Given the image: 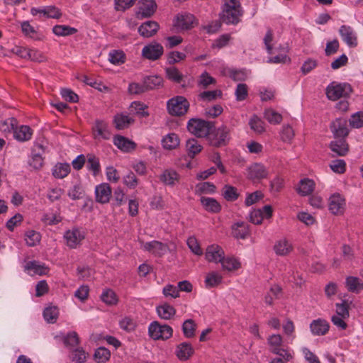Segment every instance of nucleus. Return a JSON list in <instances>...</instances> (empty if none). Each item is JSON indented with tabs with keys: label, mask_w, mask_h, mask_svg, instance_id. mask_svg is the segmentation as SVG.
<instances>
[{
	"label": "nucleus",
	"mask_w": 363,
	"mask_h": 363,
	"mask_svg": "<svg viewBox=\"0 0 363 363\" xmlns=\"http://www.w3.org/2000/svg\"><path fill=\"white\" fill-rule=\"evenodd\" d=\"M23 268L24 271L30 276H42L48 272V268L44 264L35 260L27 262Z\"/></svg>",
	"instance_id": "18"
},
{
	"label": "nucleus",
	"mask_w": 363,
	"mask_h": 363,
	"mask_svg": "<svg viewBox=\"0 0 363 363\" xmlns=\"http://www.w3.org/2000/svg\"><path fill=\"white\" fill-rule=\"evenodd\" d=\"M345 284L347 290L352 293L358 294L361 289H363V283L356 277H347Z\"/></svg>",
	"instance_id": "34"
},
{
	"label": "nucleus",
	"mask_w": 363,
	"mask_h": 363,
	"mask_svg": "<svg viewBox=\"0 0 363 363\" xmlns=\"http://www.w3.org/2000/svg\"><path fill=\"white\" fill-rule=\"evenodd\" d=\"M162 293L164 296L176 298L179 296V290L177 286L172 284H168L163 288Z\"/></svg>",
	"instance_id": "64"
},
{
	"label": "nucleus",
	"mask_w": 363,
	"mask_h": 363,
	"mask_svg": "<svg viewBox=\"0 0 363 363\" xmlns=\"http://www.w3.org/2000/svg\"><path fill=\"white\" fill-rule=\"evenodd\" d=\"M157 313L161 318L168 320L175 314L176 311L169 304L164 303L157 307Z\"/></svg>",
	"instance_id": "37"
},
{
	"label": "nucleus",
	"mask_w": 363,
	"mask_h": 363,
	"mask_svg": "<svg viewBox=\"0 0 363 363\" xmlns=\"http://www.w3.org/2000/svg\"><path fill=\"white\" fill-rule=\"evenodd\" d=\"M339 34L342 40L350 48H355L357 45V38L351 26L346 25L341 26L339 29Z\"/></svg>",
	"instance_id": "14"
},
{
	"label": "nucleus",
	"mask_w": 363,
	"mask_h": 363,
	"mask_svg": "<svg viewBox=\"0 0 363 363\" xmlns=\"http://www.w3.org/2000/svg\"><path fill=\"white\" fill-rule=\"evenodd\" d=\"M345 205V199L340 194H334L329 199V211L334 215L342 214Z\"/></svg>",
	"instance_id": "15"
},
{
	"label": "nucleus",
	"mask_w": 363,
	"mask_h": 363,
	"mask_svg": "<svg viewBox=\"0 0 363 363\" xmlns=\"http://www.w3.org/2000/svg\"><path fill=\"white\" fill-rule=\"evenodd\" d=\"M328 323L323 319H317L312 321L310 324L311 333L314 335H324L329 330Z\"/></svg>",
	"instance_id": "25"
},
{
	"label": "nucleus",
	"mask_w": 363,
	"mask_h": 363,
	"mask_svg": "<svg viewBox=\"0 0 363 363\" xmlns=\"http://www.w3.org/2000/svg\"><path fill=\"white\" fill-rule=\"evenodd\" d=\"M125 54L119 50H113L108 55V60L113 65H121L125 62Z\"/></svg>",
	"instance_id": "40"
},
{
	"label": "nucleus",
	"mask_w": 363,
	"mask_h": 363,
	"mask_svg": "<svg viewBox=\"0 0 363 363\" xmlns=\"http://www.w3.org/2000/svg\"><path fill=\"white\" fill-rule=\"evenodd\" d=\"M267 342L272 353L282 357L285 362H289L293 359V354L289 348L284 345L283 337L280 335H270L267 339Z\"/></svg>",
	"instance_id": "2"
},
{
	"label": "nucleus",
	"mask_w": 363,
	"mask_h": 363,
	"mask_svg": "<svg viewBox=\"0 0 363 363\" xmlns=\"http://www.w3.org/2000/svg\"><path fill=\"white\" fill-rule=\"evenodd\" d=\"M13 138L19 142H26L31 139L33 130L28 125H22L19 127L16 125L13 133Z\"/></svg>",
	"instance_id": "24"
},
{
	"label": "nucleus",
	"mask_w": 363,
	"mask_h": 363,
	"mask_svg": "<svg viewBox=\"0 0 363 363\" xmlns=\"http://www.w3.org/2000/svg\"><path fill=\"white\" fill-rule=\"evenodd\" d=\"M179 138L174 133H169L162 139V147L166 150H173L179 145Z\"/></svg>",
	"instance_id": "31"
},
{
	"label": "nucleus",
	"mask_w": 363,
	"mask_h": 363,
	"mask_svg": "<svg viewBox=\"0 0 363 363\" xmlns=\"http://www.w3.org/2000/svg\"><path fill=\"white\" fill-rule=\"evenodd\" d=\"M159 24L154 21H147L142 23L138 30L140 35L144 38H150L154 35L159 30Z\"/></svg>",
	"instance_id": "22"
},
{
	"label": "nucleus",
	"mask_w": 363,
	"mask_h": 363,
	"mask_svg": "<svg viewBox=\"0 0 363 363\" xmlns=\"http://www.w3.org/2000/svg\"><path fill=\"white\" fill-rule=\"evenodd\" d=\"M29 164L34 169H40L43 165V158L40 153H35L32 151L31 159L29 161Z\"/></svg>",
	"instance_id": "56"
},
{
	"label": "nucleus",
	"mask_w": 363,
	"mask_h": 363,
	"mask_svg": "<svg viewBox=\"0 0 363 363\" xmlns=\"http://www.w3.org/2000/svg\"><path fill=\"white\" fill-rule=\"evenodd\" d=\"M264 116L269 123L273 124H279L282 121L281 115L272 108L265 110Z\"/></svg>",
	"instance_id": "46"
},
{
	"label": "nucleus",
	"mask_w": 363,
	"mask_h": 363,
	"mask_svg": "<svg viewBox=\"0 0 363 363\" xmlns=\"http://www.w3.org/2000/svg\"><path fill=\"white\" fill-rule=\"evenodd\" d=\"M110 351L105 347L98 348L94 354V359L98 363H105L110 358Z\"/></svg>",
	"instance_id": "47"
},
{
	"label": "nucleus",
	"mask_w": 363,
	"mask_h": 363,
	"mask_svg": "<svg viewBox=\"0 0 363 363\" xmlns=\"http://www.w3.org/2000/svg\"><path fill=\"white\" fill-rule=\"evenodd\" d=\"M349 122L352 128H360L363 127V112L359 111L354 113Z\"/></svg>",
	"instance_id": "61"
},
{
	"label": "nucleus",
	"mask_w": 363,
	"mask_h": 363,
	"mask_svg": "<svg viewBox=\"0 0 363 363\" xmlns=\"http://www.w3.org/2000/svg\"><path fill=\"white\" fill-rule=\"evenodd\" d=\"M84 194V190L80 182L74 184L67 192V196L72 200L82 199Z\"/></svg>",
	"instance_id": "41"
},
{
	"label": "nucleus",
	"mask_w": 363,
	"mask_h": 363,
	"mask_svg": "<svg viewBox=\"0 0 363 363\" xmlns=\"http://www.w3.org/2000/svg\"><path fill=\"white\" fill-rule=\"evenodd\" d=\"M352 92V86L347 82H332L325 89L326 96L331 101H336L340 98H347Z\"/></svg>",
	"instance_id": "5"
},
{
	"label": "nucleus",
	"mask_w": 363,
	"mask_h": 363,
	"mask_svg": "<svg viewBox=\"0 0 363 363\" xmlns=\"http://www.w3.org/2000/svg\"><path fill=\"white\" fill-rule=\"evenodd\" d=\"M143 82L146 92L159 89L163 86V78L160 75L144 76L141 80Z\"/></svg>",
	"instance_id": "21"
},
{
	"label": "nucleus",
	"mask_w": 363,
	"mask_h": 363,
	"mask_svg": "<svg viewBox=\"0 0 363 363\" xmlns=\"http://www.w3.org/2000/svg\"><path fill=\"white\" fill-rule=\"evenodd\" d=\"M216 186L211 182H206L196 185V191L200 194H213L216 192Z\"/></svg>",
	"instance_id": "54"
},
{
	"label": "nucleus",
	"mask_w": 363,
	"mask_h": 363,
	"mask_svg": "<svg viewBox=\"0 0 363 363\" xmlns=\"http://www.w3.org/2000/svg\"><path fill=\"white\" fill-rule=\"evenodd\" d=\"M222 276L217 272H212L208 273L206 277V283L209 286H215L219 284L222 281Z\"/></svg>",
	"instance_id": "55"
},
{
	"label": "nucleus",
	"mask_w": 363,
	"mask_h": 363,
	"mask_svg": "<svg viewBox=\"0 0 363 363\" xmlns=\"http://www.w3.org/2000/svg\"><path fill=\"white\" fill-rule=\"evenodd\" d=\"M330 128L335 139H346L350 133L347 121L344 118H337L330 123Z\"/></svg>",
	"instance_id": "12"
},
{
	"label": "nucleus",
	"mask_w": 363,
	"mask_h": 363,
	"mask_svg": "<svg viewBox=\"0 0 363 363\" xmlns=\"http://www.w3.org/2000/svg\"><path fill=\"white\" fill-rule=\"evenodd\" d=\"M196 329V324L191 319L185 320L182 325V330L185 337L190 338L194 336V331Z\"/></svg>",
	"instance_id": "52"
},
{
	"label": "nucleus",
	"mask_w": 363,
	"mask_h": 363,
	"mask_svg": "<svg viewBox=\"0 0 363 363\" xmlns=\"http://www.w3.org/2000/svg\"><path fill=\"white\" fill-rule=\"evenodd\" d=\"M128 91L130 94L139 95L146 92L143 82H131L128 85Z\"/></svg>",
	"instance_id": "57"
},
{
	"label": "nucleus",
	"mask_w": 363,
	"mask_h": 363,
	"mask_svg": "<svg viewBox=\"0 0 363 363\" xmlns=\"http://www.w3.org/2000/svg\"><path fill=\"white\" fill-rule=\"evenodd\" d=\"M249 125L251 129L257 133H262L264 131V122L256 115L250 118Z\"/></svg>",
	"instance_id": "51"
},
{
	"label": "nucleus",
	"mask_w": 363,
	"mask_h": 363,
	"mask_svg": "<svg viewBox=\"0 0 363 363\" xmlns=\"http://www.w3.org/2000/svg\"><path fill=\"white\" fill-rule=\"evenodd\" d=\"M186 150L188 157L192 159L201 152L203 147L196 139L189 138L186 141Z\"/></svg>",
	"instance_id": "28"
},
{
	"label": "nucleus",
	"mask_w": 363,
	"mask_h": 363,
	"mask_svg": "<svg viewBox=\"0 0 363 363\" xmlns=\"http://www.w3.org/2000/svg\"><path fill=\"white\" fill-rule=\"evenodd\" d=\"M194 353V349L190 343L182 342L179 345L176 350V354L177 357L180 360L188 359Z\"/></svg>",
	"instance_id": "29"
},
{
	"label": "nucleus",
	"mask_w": 363,
	"mask_h": 363,
	"mask_svg": "<svg viewBox=\"0 0 363 363\" xmlns=\"http://www.w3.org/2000/svg\"><path fill=\"white\" fill-rule=\"evenodd\" d=\"M123 183L130 189H135L138 184V180L133 172H129L123 177Z\"/></svg>",
	"instance_id": "63"
},
{
	"label": "nucleus",
	"mask_w": 363,
	"mask_h": 363,
	"mask_svg": "<svg viewBox=\"0 0 363 363\" xmlns=\"http://www.w3.org/2000/svg\"><path fill=\"white\" fill-rule=\"evenodd\" d=\"M167 76L169 79L176 82L181 83L183 79V75L179 69L174 67H167L165 69Z\"/></svg>",
	"instance_id": "50"
},
{
	"label": "nucleus",
	"mask_w": 363,
	"mask_h": 363,
	"mask_svg": "<svg viewBox=\"0 0 363 363\" xmlns=\"http://www.w3.org/2000/svg\"><path fill=\"white\" fill-rule=\"evenodd\" d=\"M236 99L237 101H244L247 95H248V90H247V86L245 84H238L237 85L235 92Z\"/></svg>",
	"instance_id": "58"
},
{
	"label": "nucleus",
	"mask_w": 363,
	"mask_h": 363,
	"mask_svg": "<svg viewBox=\"0 0 363 363\" xmlns=\"http://www.w3.org/2000/svg\"><path fill=\"white\" fill-rule=\"evenodd\" d=\"M197 25L198 21L196 17L187 12L178 13L173 23V26L177 32L191 30Z\"/></svg>",
	"instance_id": "7"
},
{
	"label": "nucleus",
	"mask_w": 363,
	"mask_h": 363,
	"mask_svg": "<svg viewBox=\"0 0 363 363\" xmlns=\"http://www.w3.org/2000/svg\"><path fill=\"white\" fill-rule=\"evenodd\" d=\"M318 65V62L315 60L308 58L307 59L301 67V71L303 74H307L315 69Z\"/></svg>",
	"instance_id": "62"
},
{
	"label": "nucleus",
	"mask_w": 363,
	"mask_h": 363,
	"mask_svg": "<svg viewBox=\"0 0 363 363\" xmlns=\"http://www.w3.org/2000/svg\"><path fill=\"white\" fill-rule=\"evenodd\" d=\"M134 122V120L128 116L116 114L113 118V124L117 130H123Z\"/></svg>",
	"instance_id": "33"
},
{
	"label": "nucleus",
	"mask_w": 363,
	"mask_h": 363,
	"mask_svg": "<svg viewBox=\"0 0 363 363\" xmlns=\"http://www.w3.org/2000/svg\"><path fill=\"white\" fill-rule=\"evenodd\" d=\"M62 97L68 102L76 103L79 101V96L69 89H62L60 91Z\"/></svg>",
	"instance_id": "59"
},
{
	"label": "nucleus",
	"mask_w": 363,
	"mask_h": 363,
	"mask_svg": "<svg viewBox=\"0 0 363 363\" xmlns=\"http://www.w3.org/2000/svg\"><path fill=\"white\" fill-rule=\"evenodd\" d=\"M329 147L334 153L333 156L344 157L350 150L349 144L345 138H337L331 141Z\"/></svg>",
	"instance_id": "17"
},
{
	"label": "nucleus",
	"mask_w": 363,
	"mask_h": 363,
	"mask_svg": "<svg viewBox=\"0 0 363 363\" xmlns=\"http://www.w3.org/2000/svg\"><path fill=\"white\" fill-rule=\"evenodd\" d=\"M221 194L226 201L230 202L236 201L240 196L237 188L229 184L223 186Z\"/></svg>",
	"instance_id": "36"
},
{
	"label": "nucleus",
	"mask_w": 363,
	"mask_h": 363,
	"mask_svg": "<svg viewBox=\"0 0 363 363\" xmlns=\"http://www.w3.org/2000/svg\"><path fill=\"white\" fill-rule=\"evenodd\" d=\"M157 7L155 0H140L138 4L136 17L138 19L150 18L155 13Z\"/></svg>",
	"instance_id": "11"
},
{
	"label": "nucleus",
	"mask_w": 363,
	"mask_h": 363,
	"mask_svg": "<svg viewBox=\"0 0 363 363\" xmlns=\"http://www.w3.org/2000/svg\"><path fill=\"white\" fill-rule=\"evenodd\" d=\"M71 167L69 163H57L52 168V173L54 177L57 179H63L70 172Z\"/></svg>",
	"instance_id": "30"
},
{
	"label": "nucleus",
	"mask_w": 363,
	"mask_h": 363,
	"mask_svg": "<svg viewBox=\"0 0 363 363\" xmlns=\"http://www.w3.org/2000/svg\"><path fill=\"white\" fill-rule=\"evenodd\" d=\"M314 182L312 179L305 178L299 182L297 189L298 193L301 196H307L311 194L314 189Z\"/></svg>",
	"instance_id": "35"
},
{
	"label": "nucleus",
	"mask_w": 363,
	"mask_h": 363,
	"mask_svg": "<svg viewBox=\"0 0 363 363\" xmlns=\"http://www.w3.org/2000/svg\"><path fill=\"white\" fill-rule=\"evenodd\" d=\"M330 169L335 173L343 174L346 171V162L344 160H334L330 164Z\"/></svg>",
	"instance_id": "53"
},
{
	"label": "nucleus",
	"mask_w": 363,
	"mask_h": 363,
	"mask_svg": "<svg viewBox=\"0 0 363 363\" xmlns=\"http://www.w3.org/2000/svg\"><path fill=\"white\" fill-rule=\"evenodd\" d=\"M92 130L94 133V139L102 138L104 140H109L111 136V133L108 129V125L104 120L96 119L92 127Z\"/></svg>",
	"instance_id": "16"
},
{
	"label": "nucleus",
	"mask_w": 363,
	"mask_h": 363,
	"mask_svg": "<svg viewBox=\"0 0 363 363\" xmlns=\"http://www.w3.org/2000/svg\"><path fill=\"white\" fill-rule=\"evenodd\" d=\"M111 196V188L108 183H102L95 188L96 201L100 203L109 202Z\"/></svg>",
	"instance_id": "19"
},
{
	"label": "nucleus",
	"mask_w": 363,
	"mask_h": 363,
	"mask_svg": "<svg viewBox=\"0 0 363 363\" xmlns=\"http://www.w3.org/2000/svg\"><path fill=\"white\" fill-rule=\"evenodd\" d=\"M213 127V121H208L198 118L189 119L186 125V128L189 133L197 138H206V139L209 135V131H211Z\"/></svg>",
	"instance_id": "3"
},
{
	"label": "nucleus",
	"mask_w": 363,
	"mask_h": 363,
	"mask_svg": "<svg viewBox=\"0 0 363 363\" xmlns=\"http://www.w3.org/2000/svg\"><path fill=\"white\" fill-rule=\"evenodd\" d=\"M172 328L167 325H160L158 322L151 323L148 327L150 336L154 340H167L172 335Z\"/></svg>",
	"instance_id": "9"
},
{
	"label": "nucleus",
	"mask_w": 363,
	"mask_h": 363,
	"mask_svg": "<svg viewBox=\"0 0 363 363\" xmlns=\"http://www.w3.org/2000/svg\"><path fill=\"white\" fill-rule=\"evenodd\" d=\"M243 15V10L242 8H235V5L228 6L224 4L222 13L220 14V19L222 23L225 24H238L240 19V18Z\"/></svg>",
	"instance_id": "8"
},
{
	"label": "nucleus",
	"mask_w": 363,
	"mask_h": 363,
	"mask_svg": "<svg viewBox=\"0 0 363 363\" xmlns=\"http://www.w3.org/2000/svg\"><path fill=\"white\" fill-rule=\"evenodd\" d=\"M179 179V174L173 169H166L160 176V180L168 186H174Z\"/></svg>",
	"instance_id": "32"
},
{
	"label": "nucleus",
	"mask_w": 363,
	"mask_h": 363,
	"mask_svg": "<svg viewBox=\"0 0 363 363\" xmlns=\"http://www.w3.org/2000/svg\"><path fill=\"white\" fill-rule=\"evenodd\" d=\"M113 144L124 152H130L136 147V144L133 141L120 135L113 137Z\"/></svg>",
	"instance_id": "20"
},
{
	"label": "nucleus",
	"mask_w": 363,
	"mask_h": 363,
	"mask_svg": "<svg viewBox=\"0 0 363 363\" xmlns=\"http://www.w3.org/2000/svg\"><path fill=\"white\" fill-rule=\"evenodd\" d=\"M52 32L57 36H69L75 34L77 30L69 26L56 25L52 28Z\"/></svg>",
	"instance_id": "39"
},
{
	"label": "nucleus",
	"mask_w": 363,
	"mask_h": 363,
	"mask_svg": "<svg viewBox=\"0 0 363 363\" xmlns=\"http://www.w3.org/2000/svg\"><path fill=\"white\" fill-rule=\"evenodd\" d=\"M41 235L35 230H29L26 233L25 241L28 247H34L40 242Z\"/></svg>",
	"instance_id": "45"
},
{
	"label": "nucleus",
	"mask_w": 363,
	"mask_h": 363,
	"mask_svg": "<svg viewBox=\"0 0 363 363\" xmlns=\"http://www.w3.org/2000/svg\"><path fill=\"white\" fill-rule=\"evenodd\" d=\"M230 139V128L225 125H222L218 128H216L214 125L213 128L209 131V135L206 140L210 145L220 147L225 146Z\"/></svg>",
	"instance_id": "4"
},
{
	"label": "nucleus",
	"mask_w": 363,
	"mask_h": 363,
	"mask_svg": "<svg viewBox=\"0 0 363 363\" xmlns=\"http://www.w3.org/2000/svg\"><path fill=\"white\" fill-rule=\"evenodd\" d=\"M167 110L170 115L181 116L185 115L189 108V102L183 96H177L168 100Z\"/></svg>",
	"instance_id": "6"
},
{
	"label": "nucleus",
	"mask_w": 363,
	"mask_h": 363,
	"mask_svg": "<svg viewBox=\"0 0 363 363\" xmlns=\"http://www.w3.org/2000/svg\"><path fill=\"white\" fill-rule=\"evenodd\" d=\"M101 299L107 305H115L118 302V298L116 293L110 289H106L101 295Z\"/></svg>",
	"instance_id": "42"
},
{
	"label": "nucleus",
	"mask_w": 363,
	"mask_h": 363,
	"mask_svg": "<svg viewBox=\"0 0 363 363\" xmlns=\"http://www.w3.org/2000/svg\"><path fill=\"white\" fill-rule=\"evenodd\" d=\"M206 259L210 262L220 263L223 269L237 270L240 267V262L234 257L225 256L224 251H206Z\"/></svg>",
	"instance_id": "1"
},
{
	"label": "nucleus",
	"mask_w": 363,
	"mask_h": 363,
	"mask_svg": "<svg viewBox=\"0 0 363 363\" xmlns=\"http://www.w3.org/2000/svg\"><path fill=\"white\" fill-rule=\"evenodd\" d=\"M82 81L87 85L100 91H107L108 90V87L101 82H98L92 78L89 77L88 76L84 75Z\"/></svg>",
	"instance_id": "48"
},
{
	"label": "nucleus",
	"mask_w": 363,
	"mask_h": 363,
	"mask_svg": "<svg viewBox=\"0 0 363 363\" xmlns=\"http://www.w3.org/2000/svg\"><path fill=\"white\" fill-rule=\"evenodd\" d=\"M58 314L59 310L56 306L48 307L43 311L45 320L50 323H54L57 320Z\"/></svg>",
	"instance_id": "43"
},
{
	"label": "nucleus",
	"mask_w": 363,
	"mask_h": 363,
	"mask_svg": "<svg viewBox=\"0 0 363 363\" xmlns=\"http://www.w3.org/2000/svg\"><path fill=\"white\" fill-rule=\"evenodd\" d=\"M88 354L82 347H77L72 350L71 358L76 363H84L87 357Z\"/></svg>",
	"instance_id": "49"
},
{
	"label": "nucleus",
	"mask_w": 363,
	"mask_h": 363,
	"mask_svg": "<svg viewBox=\"0 0 363 363\" xmlns=\"http://www.w3.org/2000/svg\"><path fill=\"white\" fill-rule=\"evenodd\" d=\"M65 345L70 349L78 345L79 339L76 332L72 331L68 333L63 339Z\"/></svg>",
	"instance_id": "44"
},
{
	"label": "nucleus",
	"mask_w": 363,
	"mask_h": 363,
	"mask_svg": "<svg viewBox=\"0 0 363 363\" xmlns=\"http://www.w3.org/2000/svg\"><path fill=\"white\" fill-rule=\"evenodd\" d=\"M248 177L250 179H262L267 176V170L260 163H254L247 168Z\"/></svg>",
	"instance_id": "23"
},
{
	"label": "nucleus",
	"mask_w": 363,
	"mask_h": 363,
	"mask_svg": "<svg viewBox=\"0 0 363 363\" xmlns=\"http://www.w3.org/2000/svg\"><path fill=\"white\" fill-rule=\"evenodd\" d=\"M163 53V46L156 41H153L146 45L142 50V56L144 58L152 61L159 60Z\"/></svg>",
	"instance_id": "10"
},
{
	"label": "nucleus",
	"mask_w": 363,
	"mask_h": 363,
	"mask_svg": "<svg viewBox=\"0 0 363 363\" xmlns=\"http://www.w3.org/2000/svg\"><path fill=\"white\" fill-rule=\"evenodd\" d=\"M84 237V232L77 228L67 230L64 235L67 245L71 248H75Z\"/></svg>",
	"instance_id": "13"
},
{
	"label": "nucleus",
	"mask_w": 363,
	"mask_h": 363,
	"mask_svg": "<svg viewBox=\"0 0 363 363\" xmlns=\"http://www.w3.org/2000/svg\"><path fill=\"white\" fill-rule=\"evenodd\" d=\"M201 203L208 212L217 213L221 211L220 204L214 198L202 196Z\"/></svg>",
	"instance_id": "27"
},
{
	"label": "nucleus",
	"mask_w": 363,
	"mask_h": 363,
	"mask_svg": "<svg viewBox=\"0 0 363 363\" xmlns=\"http://www.w3.org/2000/svg\"><path fill=\"white\" fill-rule=\"evenodd\" d=\"M86 168L94 176L98 175L101 172L99 159L94 155H88Z\"/></svg>",
	"instance_id": "38"
},
{
	"label": "nucleus",
	"mask_w": 363,
	"mask_h": 363,
	"mask_svg": "<svg viewBox=\"0 0 363 363\" xmlns=\"http://www.w3.org/2000/svg\"><path fill=\"white\" fill-rule=\"evenodd\" d=\"M232 233L236 238L245 239L250 234L249 225L245 222H237L232 225Z\"/></svg>",
	"instance_id": "26"
},
{
	"label": "nucleus",
	"mask_w": 363,
	"mask_h": 363,
	"mask_svg": "<svg viewBox=\"0 0 363 363\" xmlns=\"http://www.w3.org/2000/svg\"><path fill=\"white\" fill-rule=\"evenodd\" d=\"M42 11H44V16L47 18H59L62 16L60 10L54 6L43 7Z\"/></svg>",
	"instance_id": "60"
}]
</instances>
